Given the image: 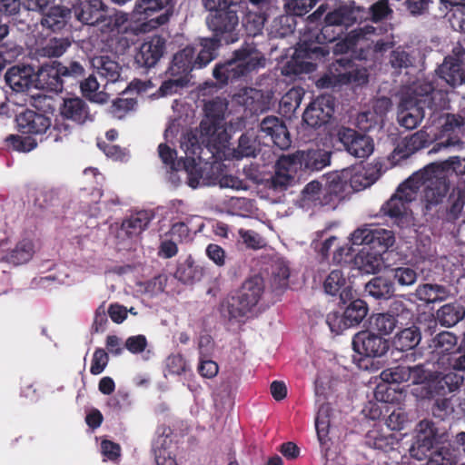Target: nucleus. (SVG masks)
<instances>
[{
    "mask_svg": "<svg viewBox=\"0 0 465 465\" xmlns=\"http://www.w3.org/2000/svg\"><path fill=\"white\" fill-rule=\"evenodd\" d=\"M447 94L448 90L443 91ZM448 100L446 99V103L444 106L437 109L435 114L430 119L432 124L439 125V135L435 140H440L436 142L433 147L430 149V153H437L442 148L447 147H455L460 146L463 144V142L458 135L465 125V119L460 114H452L449 113H443L442 109L446 107Z\"/></svg>",
    "mask_w": 465,
    "mask_h": 465,
    "instance_id": "9d476101",
    "label": "nucleus"
},
{
    "mask_svg": "<svg viewBox=\"0 0 465 465\" xmlns=\"http://www.w3.org/2000/svg\"><path fill=\"white\" fill-rule=\"evenodd\" d=\"M331 163V153L322 149L297 151L293 154L282 155L275 163L272 176L273 187L292 185L301 177L299 172L321 171Z\"/></svg>",
    "mask_w": 465,
    "mask_h": 465,
    "instance_id": "7ed1b4c3",
    "label": "nucleus"
},
{
    "mask_svg": "<svg viewBox=\"0 0 465 465\" xmlns=\"http://www.w3.org/2000/svg\"><path fill=\"white\" fill-rule=\"evenodd\" d=\"M464 381L463 375L457 371L448 373L434 372L428 383L426 397L434 399L457 391Z\"/></svg>",
    "mask_w": 465,
    "mask_h": 465,
    "instance_id": "a211bd4d",
    "label": "nucleus"
},
{
    "mask_svg": "<svg viewBox=\"0 0 465 465\" xmlns=\"http://www.w3.org/2000/svg\"><path fill=\"white\" fill-rule=\"evenodd\" d=\"M71 17V10L61 5H54L49 8L48 12L44 14L41 19L43 27L57 32L63 29L68 19Z\"/></svg>",
    "mask_w": 465,
    "mask_h": 465,
    "instance_id": "c9c22d12",
    "label": "nucleus"
},
{
    "mask_svg": "<svg viewBox=\"0 0 465 465\" xmlns=\"http://www.w3.org/2000/svg\"><path fill=\"white\" fill-rule=\"evenodd\" d=\"M413 57L406 51L397 48L391 53L390 64L399 73L413 65Z\"/></svg>",
    "mask_w": 465,
    "mask_h": 465,
    "instance_id": "774afa93",
    "label": "nucleus"
},
{
    "mask_svg": "<svg viewBox=\"0 0 465 465\" xmlns=\"http://www.w3.org/2000/svg\"><path fill=\"white\" fill-rule=\"evenodd\" d=\"M437 320L440 325L452 327L465 316V308L458 302L444 304L437 311Z\"/></svg>",
    "mask_w": 465,
    "mask_h": 465,
    "instance_id": "a18cd8bd",
    "label": "nucleus"
},
{
    "mask_svg": "<svg viewBox=\"0 0 465 465\" xmlns=\"http://www.w3.org/2000/svg\"><path fill=\"white\" fill-rule=\"evenodd\" d=\"M35 86L47 92L61 93L64 85L55 61L43 64L35 75Z\"/></svg>",
    "mask_w": 465,
    "mask_h": 465,
    "instance_id": "412c9836",
    "label": "nucleus"
},
{
    "mask_svg": "<svg viewBox=\"0 0 465 465\" xmlns=\"http://www.w3.org/2000/svg\"><path fill=\"white\" fill-rule=\"evenodd\" d=\"M225 9L219 8L216 12L209 13L205 18L207 28L212 35L223 41L224 45L236 43L240 39L239 13L243 4L230 2Z\"/></svg>",
    "mask_w": 465,
    "mask_h": 465,
    "instance_id": "0eeeda50",
    "label": "nucleus"
},
{
    "mask_svg": "<svg viewBox=\"0 0 465 465\" xmlns=\"http://www.w3.org/2000/svg\"><path fill=\"white\" fill-rule=\"evenodd\" d=\"M323 41L318 42L304 39L295 51V55L288 61L282 68L284 75H300L312 73L316 70V64L304 59L322 60L330 54L329 47Z\"/></svg>",
    "mask_w": 465,
    "mask_h": 465,
    "instance_id": "6e6552de",
    "label": "nucleus"
},
{
    "mask_svg": "<svg viewBox=\"0 0 465 465\" xmlns=\"http://www.w3.org/2000/svg\"><path fill=\"white\" fill-rule=\"evenodd\" d=\"M236 292L246 304L253 310L264 292V280L258 274L251 276L242 282Z\"/></svg>",
    "mask_w": 465,
    "mask_h": 465,
    "instance_id": "7c9ffc66",
    "label": "nucleus"
},
{
    "mask_svg": "<svg viewBox=\"0 0 465 465\" xmlns=\"http://www.w3.org/2000/svg\"><path fill=\"white\" fill-rule=\"evenodd\" d=\"M464 62L465 49L462 46H456L452 54L447 55L437 68L436 74L450 88L460 85L465 79Z\"/></svg>",
    "mask_w": 465,
    "mask_h": 465,
    "instance_id": "f8f14e48",
    "label": "nucleus"
},
{
    "mask_svg": "<svg viewBox=\"0 0 465 465\" xmlns=\"http://www.w3.org/2000/svg\"><path fill=\"white\" fill-rule=\"evenodd\" d=\"M127 15L121 12L109 13L107 7L103 12V17L95 24V26L103 34L120 33L127 22Z\"/></svg>",
    "mask_w": 465,
    "mask_h": 465,
    "instance_id": "c03bdc74",
    "label": "nucleus"
},
{
    "mask_svg": "<svg viewBox=\"0 0 465 465\" xmlns=\"http://www.w3.org/2000/svg\"><path fill=\"white\" fill-rule=\"evenodd\" d=\"M351 242L352 245H367L371 250L382 254L393 245L395 238L391 231L365 226L351 233Z\"/></svg>",
    "mask_w": 465,
    "mask_h": 465,
    "instance_id": "9b49d317",
    "label": "nucleus"
},
{
    "mask_svg": "<svg viewBox=\"0 0 465 465\" xmlns=\"http://www.w3.org/2000/svg\"><path fill=\"white\" fill-rule=\"evenodd\" d=\"M70 45L71 42L68 38L54 37L46 41L45 45L37 49V54L47 58L60 57L66 52Z\"/></svg>",
    "mask_w": 465,
    "mask_h": 465,
    "instance_id": "603ef678",
    "label": "nucleus"
},
{
    "mask_svg": "<svg viewBox=\"0 0 465 465\" xmlns=\"http://www.w3.org/2000/svg\"><path fill=\"white\" fill-rule=\"evenodd\" d=\"M361 175L352 174L351 171L346 169L327 173L323 186L324 203L335 208L352 191H359L366 186V183H361Z\"/></svg>",
    "mask_w": 465,
    "mask_h": 465,
    "instance_id": "1a4fd4ad",
    "label": "nucleus"
},
{
    "mask_svg": "<svg viewBox=\"0 0 465 465\" xmlns=\"http://www.w3.org/2000/svg\"><path fill=\"white\" fill-rule=\"evenodd\" d=\"M410 366L401 363L383 370L381 379L387 383H401L410 381Z\"/></svg>",
    "mask_w": 465,
    "mask_h": 465,
    "instance_id": "052dcab7",
    "label": "nucleus"
},
{
    "mask_svg": "<svg viewBox=\"0 0 465 465\" xmlns=\"http://www.w3.org/2000/svg\"><path fill=\"white\" fill-rule=\"evenodd\" d=\"M261 141L253 132L243 133L238 141V145L232 150V158L236 160L244 157H255L261 152Z\"/></svg>",
    "mask_w": 465,
    "mask_h": 465,
    "instance_id": "f704fd0d",
    "label": "nucleus"
},
{
    "mask_svg": "<svg viewBox=\"0 0 465 465\" xmlns=\"http://www.w3.org/2000/svg\"><path fill=\"white\" fill-rule=\"evenodd\" d=\"M413 184L418 191L423 186L420 194V208L426 221L445 219L448 222L458 220L465 205V185L450 187V180L446 177L442 167L431 163L412 173Z\"/></svg>",
    "mask_w": 465,
    "mask_h": 465,
    "instance_id": "f257e3e1",
    "label": "nucleus"
},
{
    "mask_svg": "<svg viewBox=\"0 0 465 465\" xmlns=\"http://www.w3.org/2000/svg\"><path fill=\"white\" fill-rule=\"evenodd\" d=\"M332 67L334 71H339V68H341L340 83L342 84H355L361 85L368 83L366 70L358 68L351 58L341 57L337 59Z\"/></svg>",
    "mask_w": 465,
    "mask_h": 465,
    "instance_id": "a878e982",
    "label": "nucleus"
},
{
    "mask_svg": "<svg viewBox=\"0 0 465 465\" xmlns=\"http://www.w3.org/2000/svg\"><path fill=\"white\" fill-rule=\"evenodd\" d=\"M291 275L290 266L287 261L276 259L271 265V276L269 279L272 292L275 294H282L289 288Z\"/></svg>",
    "mask_w": 465,
    "mask_h": 465,
    "instance_id": "2f4dec72",
    "label": "nucleus"
},
{
    "mask_svg": "<svg viewBox=\"0 0 465 465\" xmlns=\"http://www.w3.org/2000/svg\"><path fill=\"white\" fill-rule=\"evenodd\" d=\"M365 292L377 300H388L393 296L395 287L390 277L376 276L366 283Z\"/></svg>",
    "mask_w": 465,
    "mask_h": 465,
    "instance_id": "37998d69",
    "label": "nucleus"
},
{
    "mask_svg": "<svg viewBox=\"0 0 465 465\" xmlns=\"http://www.w3.org/2000/svg\"><path fill=\"white\" fill-rule=\"evenodd\" d=\"M93 64L97 74L104 78L107 83H115L119 80L122 67L108 55L95 57L93 60Z\"/></svg>",
    "mask_w": 465,
    "mask_h": 465,
    "instance_id": "58836bf2",
    "label": "nucleus"
},
{
    "mask_svg": "<svg viewBox=\"0 0 465 465\" xmlns=\"http://www.w3.org/2000/svg\"><path fill=\"white\" fill-rule=\"evenodd\" d=\"M446 94L437 89L432 81L417 79L402 94L399 104L398 121L401 126L411 130L416 128L429 111L430 120L437 109L444 106Z\"/></svg>",
    "mask_w": 465,
    "mask_h": 465,
    "instance_id": "f03ea898",
    "label": "nucleus"
},
{
    "mask_svg": "<svg viewBox=\"0 0 465 465\" xmlns=\"http://www.w3.org/2000/svg\"><path fill=\"white\" fill-rule=\"evenodd\" d=\"M175 0H137L134 12L138 15L151 16L155 12L163 10V14L156 18L159 25L167 23L173 13Z\"/></svg>",
    "mask_w": 465,
    "mask_h": 465,
    "instance_id": "4be33fe9",
    "label": "nucleus"
},
{
    "mask_svg": "<svg viewBox=\"0 0 465 465\" xmlns=\"http://www.w3.org/2000/svg\"><path fill=\"white\" fill-rule=\"evenodd\" d=\"M436 164L442 167L444 174H446L448 179L450 180V177L453 175L460 176L463 179L461 185H465V158L460 159L458 156H454L444 162L436 163Z\"/></svg>",
    "mask_w": 465,
    "mask_h": 465,
    "instance_id": "680f3d73",
    "label": "nucleus"
},
{
    "mask_svg": "<svg viewBox=\"0 0 465 465\" xmlns=\"http://www.w3.org/2000/svg\"><path fill=\"white\" fill-rule=\"evenodd\" d=\"M334 108L335 98L331 94H322L307 106L302 114V121L313 129L320 128L330 122Z\"/></svg>",
    "mask_w": 465,
    "mask_h": 465,
    "instance_id": "ddd939ff",
    "label": "nucleus"
},
{
    "mask_svg": "<svg viewBox=\"0 0 465 465\" xmlns=\"http://www.w3.org/2000/svg\"><path fill=\"white\" fill-rule=\"evenodd\" d=\"M427 465H452L454 463V456L448 448L436 447L427 456Z\"/></svg>",
    "mask_w": 465,
    "mask_h": 465,
    "instance_id": "338daca9",
    "label": "nucleus"
},
{
    "mask_svg": "<svg viewBox=\"0 0 465 465\" xmlns=\"http://www.w3.org/2000/svg\"><path fill=\"white\" fill-rule=\"evenodd\" d=\"M252 312V310L241 298L237 292L227 296L220 304L221 314L229 321L235 320L240 322Z\"/></svg>",
    "mask_w": 465,
    "mask_h": 465,
    "instance_id": "c756f323",
    "label": "nucleus"
},
{
    "mask_svg": "<svg viewBox=\"0 0 465 465\" xmlns=\"http://www.w3.org/2000/svg\"><path fill=\"white\" fill-rule=\"evenodd\" d=\"M259 138L269 140L281 150H287L292 144V139L283 120L270 115L263 118L260 124Z\"/></svg>",
    "mask_w": 465,
    "mask_h": 465,
    "instance_id": "dca6fc26",
    "label": "nucleus"
},
{
    "mask_svg": "<svg viewBox=\"0 0 465 465\" xmlns=\"http://www.w3.org/2000/svg\"><path fill=\"white\" fill-rule=\"evenodd\" d=\"M193 217L186 218L185 221L172 224L168 232L170 237L180 243L191 242L193 240V234L189 225L193 222Z\"/></svg>",
    "mask_w": 465,
    "mask_h": 465,
    "instance_id": "e2e57ef3",
    "label": "nucleus"
},
{
    "mask_svg": "<svg viewBox=\"0 0 465 465\" xmlns=\"http://www.w3.org/2000/svg\"><path fill=\"white\" fill-rule=\"evenodd\" d=\"M415 294L417 299L421 302L434 303L446 300L449 296V291L443 285L424 283L418 286Z\"/></svg>",
    "mask_w": 465,
    "mask_h": 465,
    "instance_id": "de8ad7c7",
    "label": "nucleus"
},
{
    "mask_svg": "<svg viewBox=\"0 0 465 465\" xmlns=\"http://www.w3.org/2000/svg\"><path fill=\"white\" fill-rule=\"evenodd\" d=\"M420 339L421 335L419 328L413 325L397 332L392 341V346L400 351L414 352L413 350L420 343Z\"/></svg>",
    "mask_w": 465,
    "mask_h": 465,
    "instance_id": "ea45409f",
    "label": "nucleus"
},
{
    "mask_svg": "<svg viewBox=\"0 0 465 465\" xmlns=\"http://www.w3.org/2000/svg\"><path fill=\"white\" fill-rule=\"evenodd\" d=\"M374 32L375 28L369 25L359 26L351 30L349 37L345 41L336 44L334 49L335 53H346L357 41L360 39H367V35L374 34Z\"/></svg>",
    "mask_w": 465,
    "mask_h": 465,
    "instance_id": "4d7b16f0",
    "label": "nucleus"
},
{
    "mask_svg": "<svg viewBox=\"0 0 465 465\" xmlns=\"http://www.w3.org/2000/svg\"><path fill=\"white\" fill-rule=\"evenodd\" d=\"M106 5L102 0H81L74 6V13L78 21L87 25H95L103 17Z\"/></svg>",
    "mask_w": 465,
    "mask_h": 465,
    "instance_id": "cd10ccee",
    "label": "nucleus"
},
{
    "mask_svg": "<svg viewBox=\"0 0 465 465\" xmlns=\"http://www.w3.org/2000/svg\"><path fill=\"white\" fill-rule=\"evenodd\" d=\"M324 188L322 183L316 180L307 183L302 191L301 202L302 207H322L328 206L324 203Z\"/></svg>",
    "mask_w": 465,
    "mask_h": 465,
    "instance_id": "a19ab883",
    "label": "nucleus"
},
{
    "mask_svg": "<svg viewBox=\"0 0 465 465\" xmlns=\"http://www.w3.org/2000/svg\"><path fill=\"white\" fill-rule=\"evenodd\" d=\"M388 276L393 282V286L397 284L400 287H409L417 282L419 274L414 268L402 265L391 268L388 271Z\"/></svg>",
    "mask_w": 465,
    "mask_h": 465,
    "instance_id": "3c124183",
    "label": "nucleus"
},
{
    "mask_svg": "<svg viewBox=\"0 0 465 465\" xmlns=\"http://www.w3.org/2000/svg\"><path fill=\"white\" fill-rule=\"evenodd\" d=\"M383 261L381 254L374 251H361L355 257V264L361 273L375 274L381 271Z\"/></svg>",
    "mask_w": 465,
    "mask_h": 465,
    "instance_id": "49530a36",
    "label": "nucleus"
},
{
    "mask_svg": "<svg viewBox=\"0 0 465 465\" xmlns=\"http://www.w3.org/2000/svg\"><path fill=\"white\" fill-rule=\"evenodd\" d=\"M17 124L23 134H40L51 127L49 117L36 113L33 110H26L17 117Z\"/></svg>",
    "mask_w": 465,
    "mask_h": 465,
    "instance_id": "bb28decb",
    "label": "nucleus"
},
{
    "mask_svg": "<svg viewBox=\"0 0 465 465\" xmlns=\"http://www.w3.org/2000/svg\"><path fill=\"white\" fill-rule=\"evenodd\" d=\"M371 326L380 334L388 335L398 328V320L390 312L378 313L371 317Z\"/></svg>",
    "mask_w": 465,
    "mask_h": 465,
    "instance_id": "13d9d810",
    "label": "nucleus"
},
{
    "mask_svg": "<svg viewBox=\"0 0 465 465\" xmlns=\"http://www.w3.org/2000/svg\"><path fill=\"white\" fill-rule=\"evenodd\" d=\"M331 411V409L329 404H322L318 410L315 419L317 437L321 447V452L325 461H328L329 460V450L332 444L331 440L329 437Z\"/></svg>",
    "mask_w": 465,
    "mask_h": 465,
    "instance_id": "393cba45",
    "label": "nucleus"
},
{
    "mask_svg": "<svg viewBox=\"0 0 465 465\" xmlns=\"http://www.w3.org/2000/svg\"><path fill=\"white\" fill-rule=\"evenodd\" d=\"M195 49L186 46L173 55L169 68L172 75H181L188 78V74L193 69H198L195 62Z\"/></svg>",
    "mask_w": 465,
    "mask_h": 465,
    "instance_id": "473e14b6",
    "label": "nucleus"
},
{
    "mask_svg": "<svg viewBox=\"0 0 465 465\" xmlns=\"http://www.w3.org/2000/svg\"><path fill=\"white\" fill-rule=\"evenodd\" d=\"M357 18L352 9L347 6H341L329 12L324 17V23L338 26L340 28L348 29L351 26Z\"/></svg>",
    "mask_w": 465,
    "mask_h": 465,
    "instance_id": "8fccbe9b",
    "label": "nucleus"
},
{
    "mask_svg": "<svg viewBox=\"0 0 465 465\" xmlns=\"http://www.w3.org/2000/svg\"><path fill=\"white\" fill-rule=\"evenodd\" d=\"M165 39L158 35L151 36L143 42L135 54V63L143 68L153 67L165 51Z\"/></svg>",
    "mask_w": 465,
    "mask_h": 465,
    "instance_id": "6ab92c4d",
    "label": "nucleus"
},
{
    "mask_svg": "<svg viewBox=\"0 0 465 465\" xmlns=\"http://www.w3.org/2000/svg\"><path fill=\"white\" fill-rule=\"evenodd\" d=\"M437 134L430 136L426 130L421 129L410 136L404 137L394 148L392 157L398 159H406L420 149L429 147Z\"/></svg>",
    "mask_w": 465,
    "mask_h": 465,
    "instance_id": "aec40b11",
    "label": "nucleus"
},
{
    "mask_svg": "<svg viewBox=\"0 0 465 465\" xmlns=\"http://www.w3.org/2000/svg\"><path fill=\"white\" fill-rule=\"evenodd\" d=\"M224 43L213 35L200 38L201 49L195 58L196 66L201 69L210 64L218 55L219 48Z\"/></svg>",
    "mask_w": 465,
    "mask_h": 465,
    "instance_id": "e433bc0d",
    "label": "nucleus"
},
{
    "mask_svg": "<svg viewBox=\"0 0 465 465\" xmlns=\"http://www.w3.org/2000/svg\"><path fill=\"white\" fill-rule=\"evenodd\" d=\"M174 275L179 282L184 284H193L202 279L203 268L198 265L192 256H189L184 262L178 264Z\"/></svg>",
    "mask_w": 465,
    "mask_h": 465,
    "instance_id": "4c0bfd02",
    "label": "nucleus"
},
{
    "mask_svg": "<svg viewBox=\"0 0 465 465\" xmlns=\"http://www.w3.org/2000/svg\"><path fill=\"white\" fill-rule=\"evenodd\" d=\"M352 348L361 356L377 358L389 351L390 342L381 335L370 331H361L353 336Z\"/></svg>",
    "mask_w": 465,
    "mask_h": 465,
    "instance_id": "4468645a",
    "label": "nucleus"
},
{
    "mask_svg": "<svg viewBox=\"0 0 465 465\" xmlns=\"http://www.w3.org/2000/svg\"><path fill=\"white\" fill-rule=\"evenodd\" d=\"M344 310L345 319L351 327L359 325L368 313V305L361 299H351Z\"/></svg>",
    "mask_w": 465,
    "mask_h": 465,
    "instance_id": "864d4df0",
    "label": "nucleus"
},
{
    "mask_svg": "<svg viewBox=\"0 0 465 465\" xmlns=\"http://www.w3.org/2000/svg\"><path fill=\"white\" fill-rule=\"evenodd\" d=\"M4 145L7 150L29 153L37 146V142L31 136L9 134L5 138Z\"/></svg>",
    "mask_w": 465,
    "mask_h": 465,
    "instance_id": "6e6d98bb",
    "label": "nucleus"
},
{
    "mask_svg": "<svg viewBox=\"0 0 465 465\" xmlns=\"http://www.w3.org/2000/svg\"><path fill=\"white\" fill-rule=\"evenodd\" d=\"M365 443L371 448L382 451L393 450L395 437L392 434L384 435L379 430H370L365 438Z\"/></svg>",
    "mask_w": 465,
    "mask_h": 465,
    "instance_id": "bf43d9fd",
    "label": "nucleus"
},
{
    "mask_svg": "<svg viewBox=\"0 0 465 465\" xmlns=\"http://www.w3.org/2000/svg\"><path fill=\"white\" fill-rule=\"evenodd\" d=\"M55 63L64 86L65 84H73L74 82L77 83L85 75V70L78 61L71 60L65 63L55 61Z\"/></svg>",
    "mask_w": 465,
    "mask_h": 465,
    "instance_id": "09e8293b",
    "label": "nucleus"
},
{
    "mask_svg": "<svg viewBox=\"0 0 465 465\" xmlns=\"http://www.w3.org/2000/svg\"><path fill=\"white\" fill-rule=\"evenodd\" d=\"M5 81L14 92H25L30 88L34 82L32 68L12 66L6 71Z\"/></svg>",
    "mask_w": 465,
    "mask_h": 465,
    "instance_id": "72a5a7b5",
    "label": "nucleus"
},
{
    "mask_svg": "<svg viewBox=\"0 0 465 465\" xmlns=\"http://www.w3.org/2000/svg\"><path fill=\"white\" fill-rule=\"evenodd\" d=\"M412 184L413 178L406 179L381 208L383 215L389 217L401 229L409 228L413 224L410 203L417 197L418 186Z\"/></svg>",
    "mask_w": 465,
    "mask_h": 465,
    "instance_id": "39448f33",
    "label": "nucleus"
},
{
    "mask_svg": "<svg viewBox=\"0 0 465 465\" xmlns=\"http://www.w3.org/2000/svg\"><path fill=\"white\" fill-rule=\"evenodd\" d=\"M457 344V337L450 331H441L431 339L429 346L433 352L445 354L451 352Z\"/></svg>",
    "mask_w": 465,
    "mask_h": 465,
    "instance_id": "5fc2aeb1",
    "label": "nucleus"
},
{
    "mask_svg": "<svg viewBox=\"0 0 465 465\" xmlns=\"http://www.w3.org/2000/svg\"><path fill=\"white\" fill-rule=\"evenodd\" d=\"M438 430L433 421L423 420L418 425L415 440L410 448L411 456L422 460L437 447Z\"/></svg>",
    "mask_w": 465,
    "mask_h": 465,
    "instance_id": "2eb2a0df",
    "label": "nucleus"
},
{
    "mask_svg": "<svg viewBox=\"0 0 465 465\" xmlns=\"http://www.w3.org/2000/svg\"><path fill=\"white\" fill-rule=\"evenodd\" d=\"M228 103L220 97H215L204 104V118L200 124L201 135L207 138L208 143L224 146L231 138L225 122V112Z\"/></svg>",
    "mask_w": 465,
    "mask_h": 465,
    "instance_id": "423d86ee",
    "label": "nucleus"
},
{
    "mask_svg": "<svg viewBox=\"0 0 465 465\" xmlns=\"http://www.w3.org/2000/svg\"><path fill=\"white\" fill-rule=\"evenodd\" d=\"M323 290L330 295H340L342 304L353 298L352 288L347 285V279L341 270H332L323 282Z\"/></svg>",
    "mask_w": 465,
    "mask_h": 465,
    "instance_id": "b1692460",
    "label": "nucleus"
},
{
    "mask_svg": "<svg viewBox=\"0 0 465 465\" xmlns=\"http://www.w3.org/2000/svg\"><path fill=\"white\" fill-rule=\"evenodd\" d=\"M35 243L30 239H23L5 256V261L13 265L28 262L35 254Z\"/></svg>",
    "mask_w": 465,
    "mask_h": 465,
    "instance_id": "79ce46f5",
    "label": "nucleus"
},
{
    "mask_svg": "<svg viewBox=\"0 0 465 465\" xmlns=\"http://www.w3.org/2000/svg\"><path fill=\"white\" fill-rule=\"evenodd\" d=\"M137 104L135 98H116L110 106L111 114L117 118H124L129 112L134 110Z\"/></svg>",
    "mask_w": 465,
    "mask_h": 465,
    "instance_id": "69168bd1",
    "label": "nucleus"
},
{
    "mask_svg": "<svg viewBox=\"0 0 465 465\" xmlns=\"http://www.w3.org/2000/svg\"><path fill=\"white\" fill-rule=\"evenodd\" d=\"M382 124L383 121H381V116L371 110L360 113L356 119L357 127L364 133L370 132L375 128H380Z\"/></svg>",
    "mask_w": 465,
    "mask_h": 465,
    "instance_id": "0e129e2a",
    "label": "nucleus"
},
{
    "mask_svg": "<svg viewBox=\"0 0 465 465\" xmlns=\"http://www.w3.org/2000/svg\"><path fill=\"white\" fill-rule=\"evenodd\" d=\"M60 114L64 119L70 120L77 124L92 121L89 106L80 97L65 98L60 107Z\"/></svg>",
    "mask_w": 465,
    "mask_h": 465,
    "instance_id": "5701e85b",
    "label": "nucleus"
},
{
    "mask_svg": "<svg viewBox=\"0 0 465 465\" xmlns=\"http://www.w3.org/2000/svg\"><path fill=\"white\" fill-rule=\"evenodd\" d=\"M254 49L242 46L232 53V57L215 64L213 75L220 86L238 80L265 65L262 55H252Z\"/></svg>",
    "mask_w": 465,
    "mask_h": 465,
    "instance_id": "20e7f679",
    "label": "nucleus"
},
{
    "mask_svg": "<svg viewBox=\"0 0 465 465\" xmlns=\"http://www.w3.org/2000/svg\"><path fill=\"white\" fill-rule=\"evenodd\" d=\"M338 137L346 151L357 158H366L373 152L372 138L354 129L341 127L338 132Z\"/></svg>",
    "mask_w": 465,
    "mask_h": 465,
    "instance_id": "f3484780",
    "label": "nucleus"
},
{
    "mask_svg": "<svg viewBox=\"0 0 465 465\" xmlns=\"http://www.w3.org/2000/svg\"><path fill=\"white\" fill-rule=\"evenodd\" d=\"M153 217L150 211L135 212L123 221L120 231L128 238L137 237L147 229Z\"/></svg>",
    "mask_w": 465,
    "mask_h": 465,
    "instance_id": "c85d7f7f",
    "label": "nucleus"
}]
</instances>
